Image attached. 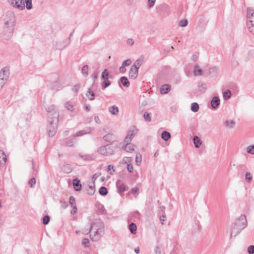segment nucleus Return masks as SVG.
<instances>
[{"instance_id": "ddd939ff", "label": "nucleus", "mask_w": 254, "mask_h": 254, "mask_svg": "<svg viewBox=\"0 0 254 254\" xmlns=\"http://www.w3.org/2000/svg\"><path fill=\"white\" fill-rule=\"evenodd\" d=\"M220 104V100L218 97L215 96L211 101V105L213 108H216Z\"/></svg>"}, {"instance_id": "13d9d810", "label": "nucleus", "mask_w": 254, "mask_h": 254, "mask_svg": "<svg viewBox=\"0 0 254 254\" xmlns=\"http://www.w3.org/2000/svg\"><path fill=\"white\" fill-rule=\"evenodd\" d=\"M127 170L130 173H131V172H133V167L131 163L130 164L127 165Z\"/></svg>"}, {"instance_id": "9b49d317", "label": "nucleus", "mask_w": 254, "mask_h": 254, "mask_svg": "<svg viewBox=\"0 0 254 254\" xmlns=\"http://www.w3.org/2000/svg\"><path fill=\"white\" fill-rule=\"evenodd\" d=\"M50 87L52 89L56 91H59L62 88V84L59 81H55L52 82Z\"/></svg>"}, {"instance_id": "49530a36", "label": "nucleus", "mask_w": 254, "mask_h": 254, "mask_svg": "<svg viewBox=\"0 0 254 254\" xmlns=\"http://www.w3.org/2000/svg\"><path fill=\"white\" fill-rule=\"evenodd\" d=\"M156 0H147V6L148 8L152 7L155 3Z\"/></svg>"}, {"instance_id": "0eeeda50", "label": "nucleus", "mask_w": 254, "mask_h": 254, "mask_svg": "<svg viewBox=\"0 0 254 254\" xmlns=\"http://www.w3.org/2000/svg\"><path fill=\"white\" fill-rule=\"evenodd\" d=\"M9 76V70L6 67L2 68L0 70V79L5 83L7 82Z\"/></svg>"}, {"instance_id": "0e129e2a", "label": "nucleus", "mask_w": 254, "mask_h": 254, "mask_svg": "<svg viewBox=\"0 0 254 254\" xmlns=\"http://www.w3.org/2000/svg\"><path fill=\"white\" fill-rule=\"evenodd\" d=\"M94 121L98 124H100L101 123V120L98 116H95L94 117Z\"/></svg>"}, {"instance_id": "338daca9", "label": "nucleus", "mask_w": 254, "mask_h": 254, "mask_svg": "<svg viewBox=\"0 0 254 254\" xmlns=\"http://www.w3.org/2000/svg\"><path fill=\"white\" fill-rule=\"evenodd\" d=\"M114 169L113 166H112L111 165H109L108 166V171L111 175H113V173L111 171L112 169Z\"/></svg>"}, {"instance_id": "39448f33", "label": "nucleus", "mask_w": 254, "mask_h": 254, "mask_svg": "<svg viewBox=\"0 0 254 254\" xmlns=\"http://www.w3.org/2000/svg\"><path fill=\"white\" fill-rule=\"evenodd\" d=\"M97 152L104 156H110L114 154L115 148L110 145L100 146L97 148Z\"/></svg>"}, {"instance_id": "c9c22d12", "label": "nucleus", "mask_w": 254, "mask_h": 254, "mask_svg": "<svg viewBox=\"0 0 254 254\" xmlns=\"http://www.w3.org/2000/svg\"><path fill=\"white\" fill-rule=\"evenodd\" d=\"M225 124L230 128H233L235 125V123L233 120H227Z\"/></svg>"}, {"instance_id": "c85d7f7f", "label": "nucleus", "mask_w": 254, "mask_h": 254, "mask_svg": "<svg viewBox=\"0 0 254 254\" xmlns=\"http://www.w3.org/2000/svg\"><path fill=\"white\" fill-rule=\"evenodd\" d=\"M193 141L195 147L196 148H198L202 143L200 139L198 138L197 136H194L193 137Z\"/></svg>"}, {"instance_id": "4be33fe9", "label": "nucleus", "mask_w": 254, "mask_h": 254, "mask_svg": "<svg viewBox=\"0 0 254 254\" xmlns=\"http://www.w3.org/2000/svg\"><path fill=\"white\" fill-rule=\"evenodd\" d=\"M109 111L114 115H117L119 113V109L116 106H112L109 108Z\"/></svg>"}, {"instance_id": "cd10ccee", "label": "nucleus", "mask_w": 254, "mask_h": 254, "mask_svg": "<svg viewBox=\"0 0 254 254\" xmlns=\"http://www.w3.org/2000/svg\"><path fill=\"white\" fill-rule=\"evenodd\" d=\"M86 96L89 100H93L95 98V94L90 89H88L86 93Z\"/></svg>"}, {"instance_id": "58836bf2", "label": "nucleus", "mask_w": 254, "mask_h": 254, "mask_svg": "<svg viewBox=\"0 0 254 254\" xmlns=\"http://www.w3.org/2000/svg\"><path fill=\"white\" fill-rule=\"evenodd\" d=\"M46 109L48 112L53 114L56 111V106L54 105H51L46 107Z\"/></svg>"}, {"instance_id": "412c9836", "label": "nucleus", "mask_w": 254, "mask_h": 254, "mask_svg": "<svg viewBox=\"0 0 254 254\" xmlns=\"http://www.w3.org/2000/svg\"><path fill=\"white\" fill-rule=\"evenodd\" d=\"M171 137L170 133L167 131H163L161 134V138L165 141H168Z\"/></svg>"}, {"instance_id": "f704fd0d", "label": "nucleus", "mask_w": 254, "mask_h": 254, "mask_svg": "<svg viewBox=\"0 0 254 254\" xmlns=\"http://www.w3.org/2000/svg\"><path fill=\"white\" fill-rule=\"evenodd\" d=\"M133 158L130 157H125L123 158L122 162L124 164H126L127 165L131 164V162L132 161Z\"/></svg>"}, {"instance_id": "2eb2a0df", "label": "nucleus", "mask_w": 254, "mask_h": 254, "mask_svg": "<svg viewBox=\"0 0 254 254\" xmlns=\"http://www.w3.org/2000/svg\"><path fill=\"white\" fill-rule=\"evenodd\" d=\"M74 103L71 101H68L64 104L65 108L69 111L73 112L74 110Z\"/></svg>"}, {"instance_id": "1a4fd4ad", "label": "nucleus", "mask_w": 254, "mask_h": 254, "mask_svg": "<svg viewBox=\"0 0 254 254\" xmlns=\"http://www.w3.org/2000/svg\"><path fill=\"white\" fill-rule=\"evenodd\" d=\"M116 186L118 189V192L122 194L126 190V187L124 183L121 180L117 181Z\"/></svg>"}, {"instance_id": "9d476101", "label": "nucleus", "mask_w": 254, "mask_h": 254, "mask_svg": "<svg viewBox=\"0 0 254 254\" xmlns=\"http://www.w3.org/2000/svg\"><path fill=\"white\" fill-rule=\"evenodd\" d=\"M138 73V69L131 66L128 73L129 78L132 79H135L137 77Z\"/></svg>"}, {"instance_id": "f3484780", "label": "nucleus", "mask_w": 254, "mask_h": 254, "mask_svg": "<svg viewBox=\"0 0 254 254\" xmlns=\"http://www.w3.org/2000/svg\"><path fill=\"white\" fill-rule=\"evenodd\" d=\"M170 91V86L168 85L165 84L160 88V92L162 94H167Z\"/></svg>"}, {"instance_id": "69168bd1", "label": "nucleus", "mask_w": 254, "mask_h": 254, "mask_svg": "<svg viewBox=\"0 0 254 254\" xmlns=\"http://www.w3.org/2000/svg\"><path fill=\"white\" fill-rule=\"evenodd\" d=\"M165 220H166V216L164 214L160 218V220L162 224H164V222L165 221Z\"/></svg>"}, {"instance_id": "a211bd4d", "label": "nucleus", "mask_w": 254, "mask_h": 254, "mask_svg": "<svg viewBox=\"0 0 254 254\" xmlns=\"http://www.w3.org/2000/svg\"><path fill=\"white\" fill-rule=\"evenodd\" d=\"M62 170L65 173H69L72 171V168L69 164H64L62 167Z\"/></svg>"}, {"instance_id": "680f3d73", "label": "nucleus", "mask_w": 254, "mask_h": 254, "mask_svg": "<svg viewBox=\"0 0 254 254\" xmlns=\"http://www.w3.org/2000/svg\"><path fill=\"white\" fill-rule=\"evenodd\" d=\"M138 190H139V189H138V188H137V187H134V188H132V190H131V191L132 194H136L137 193V192H138Z\"/></svg>"}, {"instance_id": "b1692460", "label": "nucleus", "mask_w": 254, "mask_h": 254, "mask_svg": "<svg viewBox=\"0 0 254 254\" xmlns=\"http://www.w3.org/2000/svg\"><path fill=\"white\" fill-rule=\"evenodd\" d=\"M6 156L4 151L0 150V164H3L6 162Z\"/></svg>"}, {"instance_id": "20e7f679", "label": "nucleus", "mask_w": 254, "mask_h": 254, "mask_svg": "<svg viewBox=\"0 0 254 254\" xmlns=\"http://www.w3.org/2000/svg\"><path fill=\"white\" fill-rule=\"evenodd\" d=\"M247 26L249 32L254 34V10L250 7L247 10Z\"/></svg>"}, {"instance_id": "f03ea898", "label": "nucleus", "mask_w": 254, "mask_h": 254, "mask_svg": "<svg viewBox=\"0 0 254 254\" xmlns=\"http://www.w3.org/2000/svg\"><path fill=\"white\" fill-rule=\"evenodd\" d=\"M91 230L94 231V234L93 236L90 235V238L95 241L99 240L104 231V225L102 221L100 219H96L94 221L90 223Z\"/></svg>"}, {"instance_id": "e2e57ef3", "label": "nucleus", "mask_w": 254, "mask_h": 254, "mask_svg": "<svg viewBox=\"0 0 254 254\" xmlns=\"http://www.w3.org/2000/svg\"><path fill=\"white\" fill-rule=\"evenodd\" d=\"M80 88V86L79 85H75V86H74V87L72 88V90L73 91V92H77L79 89Z\"/></svg>"}, {"instance_id": "ea45409f", "label": "nucleus", "mask_w": 254, "mask_h": 254, "mask_svg": "<svg viewBox=\"0 0 254 254\" xmlns=\"http://www.w3.org/2000/svg\"><path fill=\"white\" fill-rule=\"evenodd\" d=\"M99 192L101 195H106L108 193L107 189L105 187H101L99 189Z\"/></svg>"}, {"instance_id": "603ef678", "label": "nucleus", "mask_w": 254, "mask_h": 254, "mask_svg": "<svg viewBox=\"0 0 254 254\" xmlns=\"http://www.w3.org/2000/svg\"><path fill=\"white\" fill-rule=\"evenodd\" d=\"M143 117L145 121L147 122H150L151 121V117L149 114L147 113V112H145L144 113Z\"/></svg>"}, {"instance_id": "052dcab7", "label": "nucleus", "mask_w": 254, "mask_h": 254, "mask_svg": "<svg viewBox=\"0 0 254 254\" xmlns=\"http://www.w3.org/2000/svg\"><path fill=\"white\" fill-rule=\"evenodd\" d=\"M98 72H94L92 75H91V77L93 78V79L94 80V82L95 81V80L97 79V78H98Z\"/></svg>"}, {"instance_id": "79ce46f5", "label": "nucleus", "mask_w": 254, "mask_h": 254, "mask_svg": "<svg viewBox=\"0 0 254 254\" xmlns=\"http://www.w3.org/2000/svg\"><path fill=\"white\" fill-rule=\"evenodd\" d=\"M26 7L29 10L32 8V0H25Z\"/></svg>"}, {"instance_id": "4c0bfd02", "label": "nucleus", "mask_w": 254, "mask_h": 254, "mask_svg": "<svg viewBox=\"0 0 254 254\" xmlns=\"http://www.w3.org/2000/svg\"><path fill=\"white\" fill-rule=\"evenodd\" d=\"M142 161V157L141 155L139 153H137L135 157V163L137 166H139Z\"/></svg>"}, {"instance_id": "bb28decb", "label": "nucleus", "mask_w": 254, "mask_h": 254, "mask_svg": "<svg viewBox=\"0 0 254 254\" xmlns=\"http://www.w3.org/2000/svg\"><path fill=\"white\" fill-rule=\"evenodd\" d=\"M73 185L75 190L79 191L81 189V185L79 184V181L76 179L73 180Z\"/></svg>"}, {"instance_id": "c756f323", "label": "nucleus", "mask_w": 254, "mask_h": 254, "mask_svg": "<svg viewBox=\"0 0 254 254\" xmlns=\"http://www.w3.org/2000/svg\"><path fill=\"white\" fill-rule=\"evenodd\" d=\"M136 225L134 223H131L128 226L129 230L133 234H136Z\"/></svg>"}, {"instance_id": "7c9ffc66", "label": "nucleus", "mask_w": 254, "mask_h": 254, "mask_svg": "<svg viewBox=\"0 0 254 254\" xmlns=\"http://www.w3.org/2000/svg\"><path fill=\"white\" fill-rule=\"evenodd\" d=\"M88 69L89 66L87 65H84L81 68V72L84 77H87L88 75Z\"/></svg>"}, {"instance_id": "a878e982", "label": "nucleus", "mask_w": 254, "mask_h": 254, "mask_svg": "<svg viewBox=\"0 0 254 254\" xmlns=\"http://www.w3.org/2000/svg\"><path fill=\"white\" fill-rule=\"evenodd\" d=\"M120 80H121V83L124 86H125L126 87H129V86L130 85V83L128 81L127 77H126L125 76H123V77H121Z\"/></svg>"}, {"instance_id": "e433bc0d", "label": "nucleus", "mask_w": 254, "mask_h": 254, "mask_svg": "<svg viewBox=\"0 0 254 254\" xmlns=\"http://www.w3.org/2000/svg\"><path fill=\"white\" fill-rule=\"evenodd\" d=\"M199 105L197 103L194 102L191 104V110L192 112H197L199 110Z\"/></svg>"}, {"instance_id": "72a5a7b5", "label": "nucleus", "mask_w": 254, "mask_h": 254, "mask_svg": "<svg viewBox=\"0 0 254 254\" xmlns=\"http://www.w3.org/2000/svg\"><path fill=\"white\" fill-rule=\"evenodd\" d=\"M109 76V73L107 69H105L101 74V78L103 80L108 79Z\"/></svg>"}, {"instance_id": "473e14b6", "label": "nucleus", "mask_w": 254, "mask_h": 254, "mask_svg": "<svg viewBox=\"0 0 254 254\" xmlns=\"http://www.w3.org/2000/svg\"><path fill=\"white\" fill-rule=\"evenodd\" d=\"M199 91L201 93H204L206 91V85L205 83H199L198 85Z\"/></svg>"}, {"instance_id": "37998d69", "label": "nucleus", "mask_w": 254, "mask_h": 254, "mask_svg": "<svg viewBox=\"0 0 254 254\" xmlns=\"http://www.w3.org/2000/svg\"><path fill=\"white\" fill-rule=\"evenodd\" d=\"M111 84L110 81L107 79V80H104V81L102 83V87L103 88H105L109 86Z\"/></svg>"}, {"instance_id": "774afa93", "label": "nucleus", "mask_w": 254, "mask_h": 254, "mask_svg": "<svg viewBox=\"0 0 254 254\" xmlns=\"http://www.w3.org/2000/svg\"><path fill=\"white\" fill-rule=\"evenodd\" d=\"M74 140H71L69 141H67L66 143V145L68 146H72L74 144Z\"/></svg>"}, {"instance_id": "c03bdc74", "label": "nucleus", "mask_w": 254, "mask_h": 254, "mask_svg": "<svg viewBox=\"0 0 254 254\" xmlns=\"http://www.w3.org/2000/svg\"><path fill=\"white\" fill-rule=\"evenodd\" d=\"M132 137H131L128 135H127V136L126 137V138H125V139L124 140V144H125V145L130 144L129 143L132 140Z\"/></svg>"}, {"instance_id": "5fc2aeb1", "label": "nucleus", "mask_w": 254, "mask_h": 254, "mask_svg": "<svg viewBox=\"0 0 254 254\" xmlns=\"http://www.w3.org/2000/svg\"><path fill=\"white\" fill-rule=\"evenodd\" d=\"M35 183H36V180L34 178H31L28 182L29 185H30V187H31V188H33L34 187V185L35 184Z\"/></svg>"}, {"instance_id": "f257e3e1", "label": "nucleus", "mask_w": 254, "mask_h": 254, "mask_svg": "<svg viewBox=\"0 0 254 254\" xmlns=\"http://www.w3.org/2000/svg\"><path fill=\"white\" fill-rule=\"evenodd\" d=\"M15 16L12 12L7 13L4 18V33L3 34V38L8 40L11 38L13 34L14 26L15 22Z\"/></svg>"}, {"instance_id": "dca6fc26", "label": "nucleus", "mask_w": 254, "mask_h": 254, "mask_svg": "<svg viewBox=\"0 0 254 254\" xmlns=\"http://www.w3.org/2000/svg\"><path fill=\"white\" fill-rule=\"evenodd\" d=\"M79 156L81 158H82L84 160L86 161H92L95 158L91 154H79Z\"/></svg>"}, {"instance_id": "423d86ee", "label": "nucleus", "mask_w": 254, "mask_h": 254, "mask_svg": "<svg viewBox=\"0 0 254 254\" xmlns=\"http://www.w3.org/2000/svg\"><path fill=\"white\" fill-rule=\"evenodd\" d=\"M58 120L55 118L50 122V124L48 126V131L49 135L50 137L54 136L57 130Z\"/></svg>"}, {"instance_id": "6ab92c4d", "label": "nucleus", "mask_w": 254, "mask_h": 254, "mask_svg": "<svg viewBox=\"0 0 254 254\" xmlns=\"http://www.w3.org/2000/svg\"><path fill=\"white\" fill-rule=\"evenodd\" d=\"M202 72V70L199 68L197 64H196L194 66L193 74L194 76L201 75Z\"/></svg>"}, {"instance_id": "6e6552de", "label": "nucleus", "mask_w": 254, "mask_h": 254, "mask_svg": "<svg viewBox=\"0 0 254 254\" xmlns=\"http://www.w3.org/2000/svg\"><path fill=\"white\" fill-rule=\"evenodd\" d=\"M11 4L19 9H23L25 7V4L23 0H11Z\"/></svg>"}, {"instance_id": "4d7b16f0", "label": "nucleus", "mask_w": 254, "mask_h": 254, "mask_svg": "<svg viewBox=\"0 0 254 254\" xmlns=\"http://www.w3.org/2000/svg\"><path fill=\"white\" fill-rule=\"evenodd\" d=\"M246 179L248 182H249L252 179V176L250 172H247L246 173Z\"/></svg>"}, {"instance_id": "393cba45", "label": "nucleus", "mask_w": 254, "mask_h": 254, "mask_svg": "<svg viewBox=\"0 0 254 254\" xmlns=\"http://www.w3.org/2000/svg\"><path fill=\"white\" fill-rule=\"evenodd\" d=\"M91 131V129L90 128H88L85 130H82L80 131H78L76 133V135H74V136H82L83 135H84L85 134L88 133Z\"/></svg>"}, {"instance_id": "8fccbe9b", "label": "nucleus", "mask_w": 254, "mask_h": 254, "mask_svg": "<svg viewBox=\"0 0 254 254\" xmlns=\"http://www.w3.org/2000/svg\"><path fill=\"white\" fill-rule=\"evenodd\" d=\"M188 22L187 19L181 20L179 22V26L181 27H185L188 25Z\"/></svg>"}, {"instance_id": "3c124183", "label": "nucleus", "mask_w": 254, "mask_h": 254, "mask_svg": "<svg viewBox=\"0 0 254 254\" xmlns=\"http://www.w3.org/2000/svg\"><path fill=\"white\" fill-rule=\"evenodd\" d=\"M131 63V61L130 59H127V60L125 61L123 64L122 66L126 67L129 65Z\"/></svg>"}, {"instance_id": "f8f14e48", "label": "nucleus", "mask_w": 254, "mask_h": 254, "mask_svg": "<svg viewBox=\"0 0 254 254\" xmlns=\"http://www.w3.org/2000/svg\"><path fill=\"white\" fill-rule=\"evenodd\" d=\"M116 136L113 133H108L103 136V139L107 142H113L116 140Z\"/></svg>"}, {"instance_id": "09e8293b", "label": "nucleus", "mask_w": 254, "mask_h": 254, "mask_svg": "<svg viewBox=\"0 0 254 254\" xmlns=\"http://www.w3.org/2000/svg\"><path fill=\"white\" fill-rule=\"evenodd\" d=\"M50 221V217L48 215H46L43 218V223L45 225H47Z\"/></svg>"}, {"instance_id": "a19ab883", "label": "nucleus", "mask_w": 254, "mask_h": 254, "mask_svg": "<svg viewBox=\"0 0 254 254\" xmlns=\"http://www.w3.org/2000/svg\"><path fill=\"white\" fill-rule=\"evenodd\" d=\"M223 96L225 99H228L231 97V92L229 90H227L223 92Z\"/></svg>"}, {"instance_id": "6e6d98bb", "label": "nucleus", "mask_w": 254, "mask_h": 254, "mask_svg": "<svg viewBox=\"0 0 254 254\" xmlns=\"http://www.w3.org/2000/svg\"><path fill=\"white\" fill-rule=\"evenodd\" d=\"M89 241L88 239H84L82 241V244L84 247H88L89 245Z\"/></svg>"}, {"instance_id": "7ed1b4c3", "label": "nucleus", "mask_w": 254, "mask_h": 254, "mask_svg": "<svg viewBox=\"0 0 254 254\" xmlns=\"http://www.w3.org/2000/svg\"><path fill=\"white\" fill-rule=\"evenodd\" d=\"M247 226V220L245 215L241 214L238 217L232 225L231 235L238 233Z\"/></svg>"}, {"instance_id": "2f4dec72", "label": "nucleus", "mask_w": 254, "mask_h": 254, "mask_svg": "<svg viewBox=\"0 0 254 254\" xmlns=\"http://www.w3.org/2000/svg\"><path fill=\"white\" fill-rule=\"evenodd\" d=\"M142 64V59H137L134 63L133 65L131 66L133 67H136V69H138L140 66Z\"/></svg>"}, {"instance_id": "de8ad7c7", "label": "nucleus", "mask_w": 254, "mask_h": 254, "mask_svg": "<svg viewBox=\"0 0 254 254\" xmlns=\"http://www.w3.org/2000/svg\"><path fill=\"white\" fill-rule=\"evenodd\" d=\"M69 201L72 207L76 206L75 198L73 196L69 197Z\"/></svg>"}, {"instance_id": "bf43d9fd", "label": "nucleus", "mask_w": 254, "mask_h": 254, "mask_svg": "<svg viewBox=\"0 0 254 254\" xmlns=\"http://www.w3.org/2000/svg\"><path fill=\"white\" fill-rule=\"evenodd\" d=\"M127 44L129 46H132L134 44V41L132 38H129L127 40Z\"/></svg>"}, {"instance_id": "5701e85b", "label": "nucleus", "mask_w": 254, "mask_h": 254, "mask_svg": "<svg viewBox=\"0 0 254 254\" xmlns=\"http://www.w3.org/2000/svg\"><path fill=\"white\" fill-rule=\"evenodd\" d=\"M122 149L127 152H131L134 150V145L133 144L124 145L122 146Z\"/></svg>"}, {"instance_id": "864d4df0", "label": "nucleus", "mask_w": 254, "mask_h": 254, "mask_svg": "<svg viewBox=\"0 0 254 254\" xmlns=\"http://www.w3.org/2000/svg\"><path fill=\"white\" fill-rule=\"evenodd\" d=\"M247 251H248V253L249 254H254V246L251 245V246H249L248 248Z\"/></svg>"}, {"instance_id": "4468645a", "label": "nucleus", "mask_w": 254, "mask_h": 254, "mask_svg": "<svg viewBox=\"0 0 254 254\" xmlns=\"http://www.w3.org/2000/svg\"><path fill=\"white\" fill-rule=\"evenodd\" d=\"M137 128L135 127H130L128 130L127 135L132 138L135 134L137 133Z\"/></svg>"}, {"instance_id": "aec40b11", "label": "nucleus", "mask_w": 254, "mask_h": 254, "mask_svg": "<svg viewBox=\"0 0 254 254\" xmlns=\"http://www.w3.org/2000/svg\"><path fill=\"white\" fill-rule=\"evenodd\" d=\"M91 230V225H90V223H88L84 227V228L82 229L81 232L83 234L87 235L88 234Z\"/></svg>"}, {"instance_id": "a18cd8bd", "label": "nucleus", "mask_w": 254, "mask_h": 254, "mask_svg": "<svg viewBox=\"0 0 254 254\" xmlns=\"http://www.w3.org/2000/svg\"><path fill=\"white\" fill-rule=\"evenodd\" d=\"M247 150L248 153L254 154V145L248 146Z\"/></svg>"}]
</instances>
